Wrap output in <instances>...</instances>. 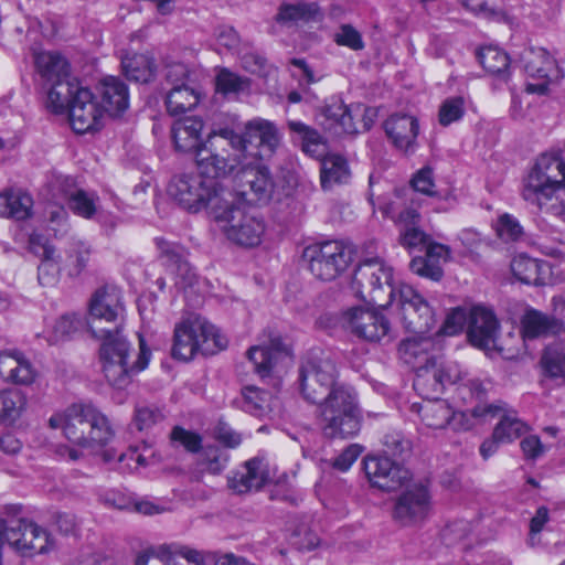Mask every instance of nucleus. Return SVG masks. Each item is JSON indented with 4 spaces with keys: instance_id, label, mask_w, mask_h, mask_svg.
<instances>
[{
    "instance_id": "obj_45",
    "label": "nucleus",
    "mask_w": 565,
    "mask_h": 565,
    "mask_svg": "<svg viewBox=\"0 0 565 565\" xmlns=\"http://www.w3.org/2000/svg\"><path fill=\"white\" fill-rule=\"evenodd\" d=\"M126 77L138 83H148L153 76V62L143 54L127 55L121 61Z\"/></svg>"
},
{
    "instance_id": "obj_44",
    "label": "nucleus",
    "mask_w": 565,
    "mask_h": 565,
    "mask_svg": "<svg viewBox=\"0 0 565 565\" xmlns=\"http://www.w3.org/2000/svg\"><path fill=\"white\" fill-rule=\"evenodd\" d=\"M79 84L75 78L51 84L47 92V108L55 114H63L66 109L71 108V99Z\"/></svg>"
},
{
    "instance_id": "obj_13",
    "label": "nucleus",
    "mask_w": 565,
    "mask_h": 565,
    "mask_svg": "<svg viewBox=\"0 0 565 565\" xmlns=\"http://www.w3.org/2000/svg\"><path fill=\"white\" fill-rule=\"evenodd\" d=\"M241 145L237 146L245 160L252 157H270L279 147L281 135L277 126L267 119L257 117L244 125L243 134H238Z\"/></svg>"
},
{
    "instance_id": "obj_37",
    "label": "nucleus",
    "mask_w": 565,
    "mask_h": 565,
    "mask_svg": "<svg viewBox=\"0 0 565 565\" xmlns=\"http://www.w3.org/2000/svg\"><path fill=\"white\" fill-rule=\"evenodd\" d=\"M548 265L526 255H518L511 262V271L521 282L527 285H544Z\"/></svg>"
},
{
    "instance_id": "obj_39",
    "label": "nucleus",
    "mask_w": 565,
    "mask_h": 565,
    "mask_svg": "<svg viewBox=\"0 0 565 565\" xmlns=\"http://www.w3.org/2000/svg\"><path fill=\"white\" fill-rule=\"evenodd\" d=\"M156 243L161 255L170 262L171 266H175V274L178 277L175 284L180 288L192 287L196 282V274L190 264L182 259V255L179 253L178 247L162 238H157Z\"/></svg>"
},
{
    "instance_id": "obj_14",
    "label": "nucleus",
    "mask_w": 565,
    "mask_h": 565,
    "mask_svg": "<svg viewBox=\"0 0 565 565\" xmlns=\"http://www.w3.org/2000/svg\"><path fill=\"white\" fill-rule=\"evenodd\" d=\"M265 335L267 340L250 347L246 352L255 372L262 379L281 372L291 362L290 349L284 343L281 335L274 331H268Z\"/></svg>"
},
{
    "instance_id": "obj_32",
    "label": "nucleus",
    "mask_w": 565,
    "mask_h": 565,
    "mask_svg": "<svg viewBox=\"0 0 565 565\" xmlns=\"http://www.w3.org/2000/svg\"><path fill=\"white\" fill-rule=\"evenodd\" d=\"M323 14L317 2L298 1L295 3H281L276 14V21L286 26L299 23L318 22Z\"/></svg>"
},
{
    "instance_id": "obj_61",
    "label": "nucleus",
    "mask_w": 565,
    "mask_h": 565,
    "mask_svg": "<svg viewBox=\"0 0 565 565\" xmlns=\"http://www.w3.org/2000/svg\"><path fill=\"white\" fill-rule=\"evenodd\" d=\"M81 326L82 321L79 316L75 313L64 315L55 322L53 327L54 339L58 341L66 337H70L71 334L76 332Z\"/></svg>"
},
{
    "instance_id": "obj_34",
    "label": "nucleus",
    "mask_w": 565,
    "mask_h": 565,
    "mask_svg": "<svg viewBox=\"0 0 565 565\" xmlns=\"http://www.w3.org/2000/svg\"><path fill=\"white\" fill-rule=\"evenodd\" d=\"M287 127L292 141L298 143L306 154L315 158L323 156L326 141L317 129L300 120H288Z\"/></svg>"
},
{
    "instance_id": "obj_60",
    "label": "nucleus",
    "mask_w": 565,
    "mask_h": 565,
    "mask_svg": "<svg viewBox=\"0 0 565 565\" xmlns=\"http://www.w3.org/2000/svg\"><path fill=\"white\" fill-rule=\"evenodd\" d=\"M334 41L339 45L348 46L351 50L359 51L364 47V42L360 32L350 24L341 25L334 35Z\"/></svg>"
},
{
    "instance_id": "obj_43",
    "label": "nucleus",
    "mask_w": 565,
    "mask_h": 565,
    "mask_svg": "<svg viewBox=\"0 0 565 565\" xmlns=\"http://www.w3.org/2000/svg\"><path fill=\"white\" fill-rule=\"evenodd\" d=\"M26 395L15 388L0 392V422L12 424L25 412Z\"/></svg>"
},
{
    "instance_id": "obj_31",
    "label": "nucleus",
    "mask_w": 565,
    "mask_h": 565,
    "mask_svg": "<svg viewBox=\"0 0 565 565\" xmlns=\"http://www.w3.org/2000/svg\"><path fill=\"white\" fill-rule=\"evenodd\" d=\"M564 330V322L536 309H527L521 319L524 339L555 335Z\"/></svg>"
},
{
    "instance_id": "obj_2",
    "label": "nucleus",
    "mask_w": 565,
    "mask_h": 565,
    "mask_svg": "<svg viewBox=\"0 0 565 565\" xmlns=\"http://www.w3.org/2000/svg\"><path fill=\"white\" fill-rule=\"evenodd\" d=\"M522 196L553 215L565 213V161L558 156H540L524 179Z\"/></svg>"
},
{
    "instance_id": "obj_19",
    "label": "nucleus",
    "mask_w": 565,
    "mask_h": 565,
    "mask_svg": "<svg viewBox=\"0 0 565 565\" xmlns=\"http://www.w3.org/2000/svg\"><path fill=\"white\" fill-rule=\"evenodd\" d=\"M347 328L358 338L369 342L390 341L391 324L379 311L356 307L344 313Z\"/></svg>"
},
{
    "instance_id": "obj_46",
    "label": "nucleus",
    "mask_w": 565,
    "mask_h": 565,
    "mask_svg": "<svg viewBox=\"0 0 565 565\" xmlns=\"http://www.w3.org/2000/svg\"><path fill=\"white\" fill-rule=\"evenodd\" d=\"M545 374L553 379H565V343L548 345L541 359Z\"/></svg>"
},
{
    "instance_id": "obj_48",
    "label": "nucleus",
    "mask_w": 565,
    "mask_h": 565,
    "mask_svg": "<svg viewBox=\"0 0 565 565\" xmlns=\"http://www.w3.org/2000/svg\"><path fill=\"white\" fill-rule=\"evenodd\" d=\"M90 255V246L81 239H72L67 249L65 267L70 276H78L86 267Z\"/></svg>"
},
{
    "instance_id": "obj_30",
    "label": "nucleus",
    "mask_w": 565,
    "mask_h": 565,
    "mask_svg": "<svg viewBox=\"0 0 565 565\" xmlns=\"http://www.w3.org/2000/svg\"><path fill=\"white\" fill-rule=\"evenodd\" d=\"M102 108L110 116L124 113L129 106L127 85L116 76L103 78L97 86Z\"/></svg>"
},
{
    "instance_id": "obj_5",
    "label": "nucleus",
    "mask_w": 565,
    "mask_h": 565,
    "mask_svg": "<svg viewBox=\"0 0 565 565\" xmlns=\"http://www.w3.org/2000/svg\"><path fill=\"white\" fill-rule=\"evenodd\" d=\"M318 403L319 424L324 436L351 438L360 431L361 412L353 390L339 385Z\"/></svg>"
},
{
    "instance_id": "obj_49",
    "label": "nucleus",
    "mask_w": 565,
    "mask_h": 565,
    "mask_svg": "<svg viewBox=\"0 0 565 565\" xmlns=\"http://www.w3.org/2000/svg\"><path fill=\"white\" fill-rule=\"evenodd\" d=\"M249 88V79L228 68H221L216 75V89L222 94H237Z\"/></svg>"
},
{
    "instance_id": "obj_27",
    "label": "nucleus",
    "mask_w": 565,
    "mask_h": 565,
    "mask_svg": "<svg viewBox=\"0 0 565 565\" xmlns=\"http://www.w3.org/2000/svg\"><path fill=\"white\" fill-rule=\"evenodd\" d=\"M384 129L392 143L399 150H414L419 132L418 120L405 114H394L384 122Z\"/></svg>"
},
{
    "instance_id": "obj_6",
    "label": "nucleus",
    "mask_w": 565,
    "mask_h": 565,
    "mask_svg": "<svg viewBox=\"0 0 565 565\" xmlns=\"http://www.w3.org/2000/svg\"><path fill=\"white\" fill-rule=\"evenodd\" d=\"M227 340L205 318L191 315L174 327L171 355L175 360L190 361L196 353L212 355L225 349Z\"/></svg>"
},
{
    "instance_id": "obj_9",
    "label": "nucleus",
    "mask_w": 565,
    "mask_h": 565,
    "mask_svg": "<svg viewBox=\"0 0 565 565\" xmlns=\"http://www.w3.org/2000/svg\"><path fill=\"white\" fill-rule=\"evenodd\" d=\"M168 191L183 209L194 213L209 209L212 217L231 193L216 180L207 179L201 172L174 177Z\"/></svg>"
},
{
    "instance_id": "obj_8",
    "label": "nucleus",
    "mask_w": 565,
    "mask_h": 565,
    "mask_svg": "<svg viewBox=\"0 0 565 565\" xmlns=\"http://www.w3.org/2000/svg\"><path fill=\"white\" fill-rule=\"evenodd\" d=\"M241 142L238 134L228 129L209 136L196 149L195 162L200 172L213 180L235 174L244 159L237 152Z\"/></svg>"
},
{
    "instance_id": "obj_33",
    "label": "nucleus",
    "mask_w": 565,
    "mask_h": 565,
    "mask_svg": "<svg viewBox=\"0 0 565 565\" xmlns=\"http://www.w3.org/2000/svg\"><path fill=\"white\" fill-rule=\"evenodd\" d=\"M203 129V121L199 117H185L173 124L172 138L178 151L194 152L202 146L201 132Z\"/></svg>"
},
{
    "instance_id": "obj_28",
    "label": "nucleus",
    "mask_w": 565,
    "mask_h": 565,
    "mask_svg": "<svg viewBox=\"0 0 565 565\" xmlns=\"http://www.w3.org/2000/svg\"><path fill=\"white\" fill-rule=\"evenodd\" d=\"M321 117L324 129L340 136L358 132L352 109L341 99L331 98L322 108Z\"/></svg>"
},
{
    "instance_id": "obj_55",
    "label": "nucleus",
    "mask_w": 565,
    "mask_h": 565,
    "mask_svg": "<svg viewBox=\"0 0 565 565\" xmlns=\"http://www.w3.org/2000/svg\"><path fill=\"white\" fill-rule=\"evenodd\" d=\"M40 260L41 263L38 267L39 282L45 287L55 285L61 271L58 256L55 254Z\"/></svg>"
},
{
    "instance_id": "obj_63",
    "label": "nucleus",
    "mask_w": 565,
    "mask_h": 565,
    "mask_svg": "<svg viewBox=\"0 0 565 565\" xmlns=\"http://www.w3.org/2000/svg\"><path fill=\"white\" fill-rule=\"evenodd\" d=\"M245 407L249 412H263L268 399V393L254 386L244 388Z\"/></svg>"
},
{
    "instance_id": "obj_50",
    "label": "nucleus",
    "mask_w": 565,
    "mask_h": 565,
    "mask_svg": "<svg viewBox=\"0 0 565 565\" xmlns=\"http://www.w3.org/2000/svg\"><path fill=\"white\" fill-rule=\"evenodd\" d=\"M495 231L498 236L504 242H516L524 235L523 226L519 220L509 213L499 216Z\"/></svg>"
},
{
    "instance_id": "obj_41",
    "label": "nucleus",
    "mask_w": 565,
    "mask_h": 565,
    "mask_svg": "<svg viewBox=\"0 0 565 565\" xmlns=\"http://www.w3.org/2000/svg\"><path fill=\"white\" fill-rule=\"evenodd\" d=\"M200 102L199 93L189 84L171 87L166 98L168 113L172 116L193 109Z\"/></svg>"
},
{
    "instance_id": "obj_3",
    "label": "nucleus",
    "mask_w": 565,
    "mask_h": 565,
    "mask_svg": "<svg viewBox=\"0 0 565 565\" xmlns=\"http://www.w3.org/2000/svg\"><path fill=\"white\" fill-rule=\"evenodd\" d=\"M53 429H62L64 437L82 448L104 446L114 436L109 420L90 403H74L49 419Z\"/></svg>"
},
{
    "instance_id": "obj_64",
    "label": "nucleus",
    "mask_w": 565,
    "mask_h": 565,
    "mask_svg": "<svg viewBox=\"0 0 565 565\" xmlns=\"http://www.w3.org/2000/svg\"><path fill=\"white\" fill-rule=\"evenodd\" d=\"M215 439L227 448H236L242 443V436L226 423L220 422L214 429Z\"/></svg>"
},
{
    "instance_id": "obj_21",
    "label": "nucleus",
    "mask_w": 565,
    "mask_h": 565,
    "mask_svg": "<svg viewBox=\"0 0 565 565\" xmlns=\"http://www.w3.org/2000/svg\"><path fill=\"white\" fill-rule=\"evenodd\" d=\"M412 411L417 413L422 422L429 428L443 429L447 426L454 430H467L472 427V423L467 418V413L455 412L451 406L440 398L414 403Z\"/></svg>"
},
{
    "instance_id": "obj_16",
    "label": "nucleus",
    "mask_w": 565,
    "mask_h": 565,
    "mask_svg": "<svg viewBox=\"0 0 565 565\" xmlns=\"http://www.w3.org/2000/svg\"><path fill=\"white\" fill-rule=\"evenodd\" d=\"M433 502L428 488L422 483L407 487L395 499L392 516L402 526L422 525L431 514Z\"/></svg>"
},
{
    "instance_id": "obj_23",
    "label": "nucleus",
    "mask_w": 565,
    "mask_h": 565,
    "mask_svg": "<svg viewBox=\"0 0 565 565\" xmlns=\"http://www.w3.org/2000/svg\"><path fill=\"white\" fill-rule=\"evenodd\" d=\"M364 471L373 487L383 491H394L409 479V472L388 457L367 456Z\"/></svg>"
},
{
    "instance_id": "obj_59",
    "label": "nucleus",
    "mask_w": 565,
    "mask_h": 565,
    "mask_svg": "<svg viewBox=\"0 0 565 565\" xmlns=\"http://www.w3.org/2000/svg\"><path fill=\"white\" fill-rule=\"evenodd\" d=\"M412 186L415 191L425 195H435L436 191L433 169L430 167H424L418 170L412 179Z\"/></svg>"
},
{
    "instance_id": "obj_24",
    "label": "nucleus",
    "mask_w": 565,
    "mask_h": 565,
    "mask_svg": "<svg viewBox=\"0 0 565 565\" xmlns=\"http://www.w3.org/2000/svg\"><path fill=\"white\" fill-rule=\"evenodd\" d=\"M498 329V320L491 310L480 306L469 310L468 337L475 347L486 350L494 348Z\"/></svg>"
},
{
    "instance_id": "obj_15",
    "label": "nucleus",
    "mask_w": 565,
    "mask_h": 565,
    "mask_svg": "<svg viewBox=\"0 0 565 565\" xmlns=\"http://www.w3.org/2000/svg\"><path fill=\"white\" fill-rule=\"evenodd\" d=\"M125 305L121 290L113 285H105L97 288L88 301V327L93 337H99L100 330L98 323H114V328L122 319Z\"/></svg>"
},
{
    "instance_id": "obj_38",
    "label": "nucleus",
    "mask_w": 565,
    "mask_h": 565,
    "mask_svg": "<svg viewBox=\"0 0 565 565\" xmlns=\"http://www.w3.org/2000/svg\"><path fill=\"white\" fill-rule=\"evenodd\" d=\"M418 335L404 340L398 348L401 359L415 369L418 365H423L422 363L426 364L436 361L428 353L434 345L433 340L429 337H425V334Z\"/></svg>"
},
{
    "instance_id": "obj_11",
    "label": "nucleus",
    "mask_w": 565,
    "mask_h": 565,
    "mask_svg": "<svg viewBox=\"0 0 565 565\" xmlns=\"http://www.w3.org/2000/svg\"><path fill=\"white\" fill-rule=\"evenodd\" d=\"M337 366L322 352L307 355L299 367V383L302 396L310 403H318L337 387Z\"/></svg>"
},
{
    "instance_id": "obj_62",
    "label": "nucleus",
    "mask_w": 565,
    "mask_h": 565,
    "mask_svg": "<svg viewBox=\"0 0 565 565\" xmlns=\"http://www.w3.org/2000/svg\"><path fill=\"white\" fill-rule=\"evenodd\" d=\"M503 426L504 425H497L492 436L481 444L480 455L483 459L487 460L494 455L498 451L500 444H509L510 437L504 435Z\"/></svg>"
},
{
    "instance_id": "obj_53",
    "label": "nucleus",
    "mask_w": 565,
    "mask_h": 565,
    "mask_svg": "<svg viewBox=\"0 0 565 565\" xmlns=\"http://www.w3.org/2000/svg\"><path fill=\"white\" fill-rule=\"evenodd\" d=\"M379 210L384 216L394 220L396 223L406 227L415 226L419 220V213L414 207H405L403 211L397 212L395 203L387 202L379 205Z\"/></svg>"
},
{
    "instance_id": "obj_58",
    "label": "nucleus",
    "mask_w": 565,
    "mask_h": 565,
    "mask_svg": "<svg viewBox=\"0 0 565 565\" xmlns=\"http://www.w3.org/2000/svg\"><path fill=\"white\" fill-rule=\"evenodd\" d=\"M171 440L179 443L190 452H198L202 447V438L199 434L175 426L171 431Z\"/></svg>"
},
{
    "instance_id": "obj_18",
    "label": "nucleus",
    "mask_w": 565,
    "mask_h": 565,
    "mask_svg": "<svg viewBox=\"0 0 565 565\" xmlns=\"http://www.w3.org/2000/svg\"><path fill=\"white\" fill-rule=\"evenodd\" d=\"M239 194L247 201L268 200L271 195L274 181L268 168L259 158L243 159L235 173Z\"/></svg>"
},
{
    "instance_id": "obj_57",
    "label": "nucleus",
    "mask_w": 565,
    "mask_h": 565,
    "mask_svg": "<svg viewBox=\"0 0 565 565\" xmlns=\"http://www.w3.org/2000/svg\"><path fill=\"white\" fill-rule=\"evenodd\" d=\"M160 554L167 555V557L172 556L173 558L181 556L195 565L204 563V557L201 552L180 543L161 544Z\"/></svg>"
},
{
    "instance_id": "obj_12",
    "label": "nucleus",
    "mask_w": 565,
    "mask_h": 565,
    "mask_svg": "<svg viewBox=\"0 0 565 565\" xmlns=\"http://www.w3.org/2000/svg\"><path fill=\"white\" fill-rule=\"evenodd\" d=\"M303 258L309 263L312 275L330 281L348 267L351 262V252L341 242L328 241L307 246Z\"/></svg>"
},
{
    "instance_id": "obj_10",
    "label": "nucleus",
    "mask_w": 565,
    "mask_h": 565,
    "mask_svg": "<svg viewBox=\"0 0 565 565\" xmlns=\"http://www.w3.org/2000/svg\"><path fill=\"white\" fill-rule=\"evenodd\" d=\"M4 542L22 556H34L49 552L53 547L50 533L39 524L26 519L7 523L0 519V565Z\"/></svg>"
},
{
    "instance_id": "obj_36",
    "label": "nucleus",
    "mask_w": 565,
    "mask_h": 565,
    "mask_svg": "<svg viewBox=\"0 0 565 565\" xmlns=\"http://www.w3.org/2000/svg\"><path fill=\"white\" fill-rule=\"evenodd\" d=\"M351 179V170L348 160L337 153L323 156L320 163L321 186L324 190L335 184H345Z\"/></svg>"
},
{
    "instance_id": "obj_29",
    "label": "nucleus",
    "mask_w": 565,
    "mask_h": 565,
    "mask_svg": "<svg viewBox=\"0 0 565 565\" xmlns=\"http://www.w3.org/2000/svg\"><path fill=\"white\" fill-rule=\"evenodd\" d=\"M450 257V248L439 243H428L426 245V257H416L411 262V269L414 274L438 281L444 271L441 264Z\"/></svg>"
},
{
    "instance_id": "obj_42",
    "label": "nucleus",
    "mask_w": 565,
    "mask_h": 565,
    "mask_svg": "<svg viewBox=\"0 0 565 565\" xmlns=\"http://www.w3.org/2000/svg\"><path fill=\"white\" fill-rule=\"evenodd\" d=\"M477 57L482 67L489 74L502 81H507L509 78L510 60L505 52L490 45L481 47L477 53Z\"/></svg>"
},
{
    "instance_id": "obj_17",
    "label": "nucleus",
    "mask_w": 565,
    "mask_h": 565,
    "mask_svg": "<svg viewBox=\"0 0 565 565\" xmlns=\"http://www.w3.org/2000/svg\"><path fill=\"white\" fill-rule=\"evenodd\" d=\"M462 372L455 362L437 363L433 361L416 369V375L413 382L414 390L424 401L438 398L447 385H451L461 380Z\"/></svg>"
},
{
    "instance_id": "obj_7",
    "label": "nucleus",
    "mask_w": 565,
    "mask_h": 565,
    "mask_svg": "<svg viewBox=\"0 0 565 565\" xmlns=\"http://www.w3.org/2000/svg\"><path fill=\"white\" fill-rule=\"evenodd\" d=\"M213 220L231 243L244 248L258 246L265 235L264 220L246 206L237 204L232 192L217 207Z\"/></svg>"
},
{
    "instance_id": "obj_26",
    "label": "nucleus",
    "mask_w": 565,
    "mask_h": 565,
    "mask_svg": "<svg viewBox=\"0 0 565 565\" xmlns=\"http://www.w3.org/2000/svg\"><path fill=\"white\" fill-rule=\"evenodd\" d=\"M38 372L24 353L18 350L0 352V377L17 385H31Z\"/></svg>"
},
{
    "instance_id": "obj_4",
    "label": "nucleus",
    "mask_w": 565,
    "mask_h": 565,
    "mask_svg": "<svg viewBox=\"0 0 565 565\" xmlns=\"http://www.w3.org/2000/svg\"><path fill=\"white\" fill-rule=\"evenodd\" d=\"M96 337L102 341L99 355L103 372L108 383L117 388L126 387L132 374L145 370L148 365L150 351L140 339V352L136 361L130 362V343L117 326L111 330H100Z\"/></svg>"
},
{
    "instance_id": "obj_51",
    "label": "nucleus",
    "mask_w": 565,
    "mask_h": 565,
    "mask_svg": "<svg viewBox=\"0 0 565 565\" xmlns=\"http://www.w3.org/2000/svg\"><path fill=\"white\" fill-rule=\"evenodd\" d=\"M465 115V100L462 97H449L445 99L438 111V121L441 126L447 127L456 122Z\"/></svg>"
},
{
    "instance_id": "obj_47",
    "label": "nucleus",
    "mask_w": 565,
    "mask_h": 565,
    "mask_svg": "<svg viewBox=\"0 0 565 565\" xmlns=\"http://www.w3.org/2000/svg\"><path fill=\"white\" fill-rule=\"evenodd\" d=\"M166 416L163 409L154 404L138 402L135 405L132 425L139 431H148L162 423Z\"/></svg>"
},
{
    "instance_id": "obj_22",
    "label": "nucleus",
    "mask_w": 565,
    "mask_h": 565,
    "mask_svg": "<svg viewBox=\"0 0 565 565\" xmlns=\"http://www.w3.org/2000/svg\"><path fill=\"white\" fill-rule=\"evenodd\" d=\"M104 109L94 94L86 87H79L71 99L70 122L77 134L97 131L103 126Z\"/></svg>"
},
{
    "instance_id": "obj_1",
    "label": "nucleus",
    "mask_w": 565,
    "mask_h": 565,
    "mask_svg": "<svg viewBox=\"0 0 565 565\" xmlns=\"http://www.w3.org/2000/svg\"><path fill=\"white\" fill-rule=\"evenodd\" d=\"M352 287L365 302L385 308L396 294L406 329L415 334H426L436 324L435 313L428 302L409 285L393 286V268L379 257L364 259L355 269Z\"/></svg>"
},
{
    "instance_id": "obj_52",
    "label": "nucleus",
    "mask_w": 565,
    "mask_h": 565,
    "mask_svg": "<svg viewBox=\"0 0 565 565\" xmlns=\"http://www.w3.org/2000/svg\"><path fill=\"white\" fill-rule=\"evenodd\" d=\"M227 456L216 447H206L200 458L202 471L212 475L221 473L227 465Z\"/></svg>"
},
{
    "instance_id": "obj_25",
    "label": "nucleus",
    "mask_w": 565,
    "mask_h": 565,
    "mask_svg": "<svg viewBox=\"0 0 565 565\" xmlns=\"http://www.w3.org/2000/svg\"><path fill=\"white\" fill-rule=\"evenodd\" d=\"M270 480L267 462L258 457L247 460L228 478V487L236 493L258 490Z\"/></svg>"
},
{
    "instance_id": "obj_54",
    "label": "nucleus",
    "mask_w": 565,
    "mask_h": 565,
    "mask_svg": "<svg viewBox=\"0 0 565 565\" xmlns=\"http://www.w3.org/2000/svg\"><path fill=\"white\" fill-rule=\"evenodd\" d=\"M467 323L469 324V311L457 307L447 315L437 334L456 335L463 330Z\"/></svg>"
},
{
    "instance_id": "obj_20",
    "label": "nucleus",
    "mask_w": 565,
    "mask_h": 565,
    "mask_svg": "<svg viewBox=\"0 0 565 565\" xmlns=\"http://www.w3.org/2000/svg\"><path fill=\"white\" fill-rule=\"evenodd\" d=\"M526 74L537 83H527L525 90L530 94L545 95L552 81L562 76L555 58L543 47H532L523 54Z\"/></svg>"
},
{
    "instance_id": "obj_56",
    "label": "nucleus",
    "mask_w": 565,
    "mask_h": 565,
    "mask_svg": "<svg viewBox=\"0 0 565 565\" xmlns=\"http://www.w3.org/2000/svg\"><path fill=\"white\" fill-rule=\"evenodd\" d=\"M10 202L9 207L12 210L10 217L15 220H25L31 214L33 200L31 195L22 191H9Z\"/></svg>"
},
{
    "instance_id": "obj_35",
    "label": "nucleus",
    "mask_w": 565,
    "mask_h": 565,
    "mask_svg": "<svg viewBox=\"0 0 565 565\" xmlns=\"http://www.w3.org/2000/svg\"><path fill=\"white\" fill-rule=\"evenodd\" d=\"M34 62L36 71L49 84L73 78L68 62L57 52H40L35 55Z\"/></svg>"
},
{
    "instance_id": "obj_40",
    "label": "nucleus",
    "mask_w": 565,
    "mask_h": 565,
    "mask_svg": "<svg viewBox=\"0 0 565 565\" xmlns=\"http://www.w3.org/2000/svg\"><path fill=\"white\" fill-rule=\"evenodd\" d=\"M72 180L65 178L63 183L66 188L63 190L64 196L68 202L70 209L84 218H92L96 214V202L98 196L95 193H88L82 189L71 185Z\"/></svg>"
}]
</instances>
